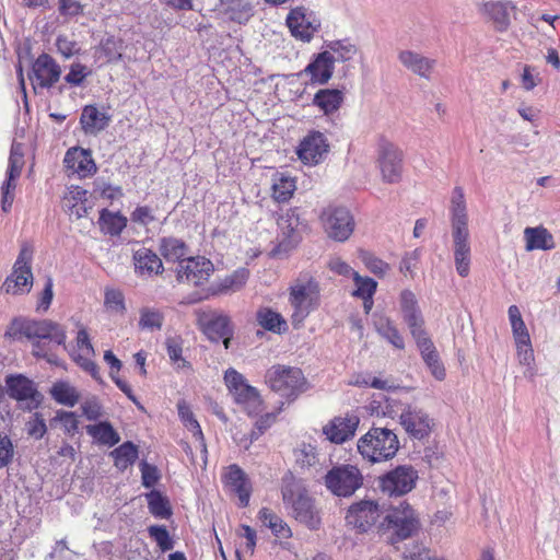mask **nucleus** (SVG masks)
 Listing matches in <instances>:
<instances>
[{
    "mask_svg": "<svg viewBox=\"0 0 560 560\" xmlns=\"http://www.w3.org/2000/svg\"><path fill=\"white\" fill-rule=\"evenodd\" d=\"M374 327L380 336L386 339L396 349L405 348V340L395 323L385 315L374 316Z\"/></svg>",
    "mask_w": 560,
    "mask_h": 560,
    "instance_id": "nucleus-36",
    "label": "nucleus"
},
{
    "mask_svg": "<svg viewBox=\"0 0 560 560\" xmlns=\"http://www.w3.org/2000/svg\"><path fill=\"white\" fill-rule=\"evenodd\" d=\"M214 271L212 261L203 256L187 257L176 268V279L180 283L196 287L208 282Z\"/></svg>",
    "mask_w": 560,
    "mask_h": 560,
    "instance_id": "nucleus-12",
    "label": "nucleus"
},
{
    "mask_svg": "<svg viewBox=\"0 0 560 560\" xmlns=\"http://www.w3.org/2000/svg\"><path fill=\"white\" fill-rule=\"evenodd\" d=\"M359 423L360 419L357 415L338 416L323 427V433L331 443L342 444L354 436Z\"/></svg>",
    "mask_w": 560,
    "mask_h": 560,
    "instance_id": "nucleus-22",
    "label": "nucleus"
},
{
    "mask_svg": "<svg viewBox=\"0 0 560 560\" xmlns=\"http://www.w3.org/2000/svg\"><path fill=\"white\" fill-rule=\"evenodd\" d=\"M524 238L527 252L536 249L549 250L556 246L552 234L544 226L526 228L524 230Z\"/></svg>",
    "mask_w": 560,
    "mask_h": 560,
    "instance_id": "nucleus-33",
    "label": "nucleus"
},
{
    "mask_svg": "<svg viewBox=\"0 0 560 560\" xmlns=\"http://www.w3.org/2000/svg\"><path fill=\"white\" fill-rule=\"evenodd\" d=\"M451 213H452V232L453 231H468V218L466 212V201L464 189L456 186L453 189L451 199Z\"/></svg>",
    "mask_w": 560,
    "mask_h": 560,
    "instance_id": "nucleus-34",
    "label": "nucleus"
},
{
    "mask_svg": "<svg viewBox=\"0 0 560 560\" xmlns=\"http://www.w3.org/2000/svg\"><path fill=\"white\" fill-rule=\"evenodd\" d=\"M312 103L324 115L330 116L337 113L345 103V92L339 89H320L314 94Z\"/></svg>",
    "mask_w": 560,
    "mask_h": 560,
    "instance_id": "nucleus-29",
    "label": "nucleus"
},
{
    "mask_svg": "<svg viewBox=\"0 0 560 560\" xmlns=\"http://www.w3.org/2000/svg\"><path fill=\"white\" fill-rule=\"evenodd\" d=\"M359 257L365 267L375 276L382 278L390 269L389 265L368 250H360Z\"/></svg>",
    "mask_w": 560,
    "mask_h": 560,
    "instance_id": "nucleus-54",
    "label": "nucleus"
},
{
    "mask_svg": "<svg viewBox=\"0 0 560 560\" xmlns=\"http://www.w3.org/2000/svg\"><path fill=\"white\" fill-rule=\"evenodd\" d=\"M287 25L295 38L304 42H310L319 27V24L312 21L302 8L290 11L287 16Z\"/></svg>",
    "mask_w": 560,
    "mask_h": 560,
    "instance_id": "nucleus-27",
    "label": "nucleus"
},
{
    "mask_svg": "<svg viewBox=\"0 0 560 560\" xmlns=\"http://www.w3.org/2000/svg\"><path fill=\"white\" fill-rule=\"evenodd\" d=\"M80 0H58V11L61 16H77L83 13Z\"/></svg>",
    "mask_w": 560,
    "mask_h": 560,
    "instance_id": "nucleus-64",
    "label": "nucleus"
},
{
    "mask_svg": "<svg viewBox=\"0 0 560 560\" xmlns=\"http://www.w3.org/2000/svg\"><path fill=\"white\" fill-rule=\"evenodd\" d=\"M516 355L520 364L527 366L529 376L535 375V354L530 339L515 341Z\"/></svg>",
    "mask_w": 560,
    "mask_h": 560,
    "instance_id": "nucleus-48",
    "label": "nucleus"
},
{
    "mask_svg": "<svg viewBox=\"0 0 560 560\" xmlns=\"http://www.w3.org/2000/svg\"><path fill=\"white\" fill-rule=\"evenodd\" d=\"M353 282L355 289L352 292V296L358 299L370 298L377 290V282L374 279L360 276L359 272L353 273Z\"/></svg>",
    "mask_w": 560,
    "mask_h": 560,
    "instance_id": "nucleus-53",
    "label": "nucleus"
},
{
    "mask_svg": "<svg viewBox=\"0 0 560 560\" xmlns=\"http://www.w3.org/2000/svg\"><path fill=\"white\" fill-rule=\"evenodd\" d=\"M508 313L514 341L530 339L528 329L522 318L520 308L516 305H511Z\"/></svg>",
    "mask_w": 560,
    "mask_h": 560,
    "instance_id": "nucleus-49",
    "label": "nucleus"
},
{
    "mask_svg": "<svg viewBox=\"0 0 560 560\" xmlns=\"http://www.w3.org/2000/svg\"><path fill=\"white\" fill-rule=\"evenodd\" d=\"M148 534L152 538L162 552L170 551L174 548V540L171 537L166 526L151 525L148 527Z\"/></svg>",
    "mask_w": 560,
    "mask_h": 560,
    "instance_id": "nucleus-51",
    "label": "nucleus"
},
{
    "mask_svg": "<svg viewBox=\"0 0 560 560\" xmlns=\"http://www.w3.org/2000/svg\"><path fill=\"white\" fill-rule=\"evenodd\" d=\"M60 74V66L50 55L43 52L35 59L30 79L34 89H48L59 81Z\"/></svg>",
    "mask_w": 560,
    "mask_h": 560,
    "instance_id": "nucleus-19",
    "label": "nucleus"
},
{
    "mask_svg": "<svg viewBox=\"0 0 560 560\" xmlns=\"http://www.w3.org/2000/svg\"><path fill=\"white\" fill-rule=\"evenodd\" d=\"M319 284L308 277L305 281H298L290 288L289 302L293 307L291 322L294 328H299L310 313L319 304Z\"/></svg>",
    "mask_w": 560,
    "mask_h": 560,
    "instance_id": "nucleus-6",
    "label": "nucleus"
},
{
    "mask_svg": "<svg viewBox=\"0 0 560 560\" xmlns=\"http://www.w3.org/2000/svg\"><path fill=\"white\" fill-rule=\"evenodd\" d=\"M65 166L79 178L93 176L97 172V166L89 150L73 147L67 150L63 159Z\"/></svg>",
    "mask_w": 560,
    "mask_h": 560,
    "instance_id": "nucleus-23",
    "label": "nucleus"
},
{
    "mask_svg": "<svg viewBox=\"0 0 560 560\" xmlns=\"http://www.w3.org/2000/svg\"><path fill=\"white\" fill-rule=\"evenodd\" d=\"M319 220L327 235L335 241L345 242L353 233L354 219L345 207L329 205L322 211Z\"/></svg>",
    "mask_w": 560,
    "mask_h": 560,
    "instance_id": "nucleus-9",
    "label": "nucleus"
},
{
    "mask_svg": "<svg viewBox=\"0 0 560 560\" xmlns=\"http://www.w3.org/2000/svg\"><path fill=\"white\" fill-rule=\"evenodd\" d=\"M5 385L8 395L18 401H24L26 409H36L42 404L43 396L28 377L22 374L9 375L5 378Z\"/></svg>",
    "mask_w": 560,
    "mask_h": 560,
    "instance_id": "nucleus-17",
    "label": "nucleus"
},
{
    "mask_svg": "<svg viewBox=\"0 0 560 560\" xmlns=\"http://www.w3.org/2000/svg\"><path fill=\"white\" fill-rule=\"evenodd\" d=\"M278 225L287 236L291 237L300 225L299 208H290L285 214L278 220Z\"/></svg>",
    "mask_w": 560,
    "mask_h": 560,
    "instance_id": "nucleus-57",
    "label": "nucleus"
},
{
    "mask_svg": "<svg viewBox=\"0 0 560 560\" xmlns=\"http://www.w3.org/2000/svg\"><path fill=\"white\" fill-rule=\"evenodd\" d=\"M258 518L276 537L288 539L292 536L289 525L270 509L261 508L258 512Z\"/></svg>",
    "mask_w": 560,
    "mask_h": 560,
    "instance_id": "nucleus-42",
    "label": "nucleus"
},
{
    "mask_svg": "<svg viewBox=\"0 0 560 560\" xmlns=\"http://www.w3.org/2000/svg\"><path fill=\"white\" fill-rule=\"evenodd\" d=\"M398 58L400 62L404 65V67H406L415 74H418L425 79H429L435 66V60L429 59L411 50L400 51Z\"/></svg>",
    "mask_w": 560,
    "mask_h": 560,
    "instance_id": "nucleus-31",
    "label": "nucleus"
},
{
    "mask_svg": "<svg viewBox=\"0 0 560 560\" xmlns=\"http://www.w3.org/2000/svg\"><path fill=\"white\" fill-rule=\"evenodd\" d=\"M399 423L409 438L424 440L430 436L434 420L423 409L408 406L399 417Z\"/></svg>",
    "mask_w": 560,
    "mask_h": 560,
    "instance_id": "nucleus-13",
    "label": "nucleus"
},
{
    "mask_svg": "<svg viewBox=\"0 0 560 560\" xmlns=\"http://www.w3.org/2000/svg\"><path fill=\"white\" fill-rule=\"evenodd\" d=\"M296 189L295 180L283 174H276L272 179L271 197L277 202H288Z\"/></svg>",
    "mask_w": 560,
    "mask_h": 560,
    "instance_id": "nucleus-43",
    "label": "nucleus"
},
{
    "mask_svg": "<svg viewBox=\"0 0 560 560\" xmlns=\"http://www.w3.org/2000/svg\"><path fill=\"white\" fill-rule=\"evenodd\" d=\"M336 58L330 51H323L305 67L304 73L310 77L311 84H326L332 77Z\"/></svg>",
    "mask_w": 560,
    "mask_h": 560,
    "instance_id": "nucleus-25",
    "label": "nucleus"
},
{
    "mask_svg": "<svg viewBox=\"0 0 560 560\" xmlns=\"http://www.w3.org/2000/svg\"><path fill=\"white\" fill-rule=\"evenodd\" d=\"M381 517V510L376 502L362 500L351 504L346 514L347 525L360 533L370 530Z\"/></svg>",
    "mask_w": 560,
    "mask_h": 560,
    "instance_id": "nucleus-15",
    "label": "nucleus"
},
{
    "mask_svg": "<svg viewBox=\"0 0 560 560\" xmlns=\"http://www.w3.org/2000/svg\"><path fill=\"white\" fill-rule=\"evenodd\" d=\"M49 394L57 404L67 407H74L80 400V393L67 381L55 382Z\"/></svg>",
    "mask_w": 560,
    "mask_h": 560,
    "instance_id": "nucleus-41",
    "label": "nucleus"
},
{
    "mask_svg": "<svg viewBox=\"0 0 560 560\" xmlns=\"http://www.w3.org/2000/svg\"><path fill=\"white\" fill-rule=\"evenodd\" d=\"M224 384L233 400L248 417H258L264 411L265 402L260 392L252 386L245 376L233 368L224 372Z\"/></svg>",
    "mask_w": 560,
    "mask_h": 560,
    "instance_id": "nucleus-5",
    "label": "nucleus"
},
{
    "mask_svg": "<svg viewBox=\"0 0 560 560\" xmlns=\"http://www.w3.org/2000/svg\"><path fill=\"white\" fill-rule=\"evenodd\" d=\"M328 149L329 144L324 133L313 130L301 140L296 154L304 164L316 165L323 161Z\"/></svg>",
    "mask_w": 560,
    "mask_h": 560,
    "instance_id": "nucleus-20",
    "label": "nucleus"
},
{
    "mask_svg": "<svg viewBox=\"0 0 560 560\" xmlns=\"http://www.w3.org/2000/svg\"><path fill=\"white\" fill-rule=\"evenodd\" d=\"M295 466L301 470L310 469L318 464V453L311 443L302 442L293 450Z\"/></svg>",
    "mask_w": 560,
    "mask_h": 560,
    "instance_id": "nucleus-45",
    "label": "nucleus"
},
{
    "mask_svg": "<svg viewBox=\"0 0 560 560\" xmlns=\"http://www.w3.org/2000/svg\"><path fill=\"white\" fill-rule=\"evenodd\" d=\"M357 448L364 460L371 464L384 463L395 457L399 440L390 429L372 427L358 440Z\"/></svg>",
    "mask_w": 560,
    "mask_h": 560,
    "instance_id": "nucleus-2",
    "label": "nucleus"
},
{
    "mask_svg": "<svg viewBox=\"0 0 560 560\" xmlns=\"http://www.w3.org/2000/svg\"><path fill=\"white\" fill-rule=\"evenodd\" d=\"M82 415L90 421H96L103 417L104 410L98 398L93 396L81 404Z\"/></svg>",
    "mask_w": 560,
    "mask_h": 560,
    "instance_id": "nucleus-59",
    "label": "nucleus"
},
{
    "mask_svg": "<svg viewBox=\"0 0 560 560\" xmlns=\"http://www.w3.org/2000/svg\"><path fill=\"white\" fill-rule=\"evenodd\" d=\"M88 191L80 186H71L68 188L63 196V205L67 211L77 219L83 218L88 214L85 206Z\"/></svg>",
    "mask_w": 560,
    "mask_h": 560,
    "instance_id": "nucleus-35",
    "label": "nucleus"
},
{
    "mask_svg": "<svg viewBox=\"0 0 560 560\" xmlns=\"http://www.w3.org/2000/svg\"><path fill=\"white\" fill-rule=\"evenodd\" d=\"M203 332L211 341H222L224 348L229 349L233 337V326L228 316L220 315L213 317L205 325Z\"/></svg>",
    "mask_w": 560,
    "mask_h": 560,
    "instance_id": "nucleus-30",
    "label": "nucleus"
},
{
    "mask_svg": "<svg viewBox=\"0 0 560 560\" xmlns=\"http://www.w3.org/2000/svg\"><path fill=\"white\" fill-rule=\"evenodd\" d=\"M33 254L32 245L28 243L22 244L19 256L13 265V270L3 283V289L7 293L22 294L30 291L33 284Z\"/></svg>",
    "mask_w": 560,
    "mask_h": 560,
    "instance_id": "nucleus-7",
    "label": "nucleus"
},
{
    "mask_svg": "<svg viewBox=\"0 0 560 560\" xmlns=\"http://www.w3.org/2000/svg\"><path fill=\"white\" fill-rule=\"evenodd\" d=\"M90 74L91 71L85 65L75 62L71 65L69 72L65 77V80L71 85L79 86Z\"/></svg>",
    "mask_w": 560,
    "mask_h": 560,
    "instance_id": "nucleus-60",
    "label": "nucleus"
},
{
    "mask_svg": "<svg viewBox=\"0 0 560 560\" xmlns=\"http://www.w3.org/2000/svg\"><path fill=\"white\" fill-rule=\"evenodd\" d=\"M133 223L147 226L155 221L152 209L149 206H138L130 214Z\"/></svg>",
    "mask_w": 560,
    "mask_h": 560,
    "instance_id": "nucleus-63",
    "label": "nucleus"
},
{
    "mask_svg": "<svg viewBox=\"0 0 560 560\" xmlns=\"http://www.w3.org/2000/svg\"><path fill=\"white\" fill-rule=\"evenodd\" d=\"M516 11V4L510 0H490L480 5L481 14L500 33L508 31L511 19L515 16Z\"/></svg>",
    "mask_w": 560,
    "mask_h": 560,
    "instance_id": "nucleus-18",
    "label": "nucleus"
},
{
    "mask_svg": "<svg viewBox=\"0 0 560 560\" xmlns=\"http://www.w3.org/2000/svg\"><path fill=\"white\" fill-rule=\"evenodd\" d=\"M378 166L383 179L388 183H396L401 177L402 152L394 143L382 138L378 142Z\"/></svg>",
    "mask_w": 560,
    "mask_h": 560,
    "instance_id": "nucleus-16",
    "label": "nucleus"
},
{
    "mask_svg": "<svg viewBox=\"0 0 560 560\" xmlns=\"http://www.w3.org/2000/svg\"><path fill=\"white\" fill-rule=\"evenodd\" d=\"M110 455L114 458L115 466L119 470H125L137 460L138 447L128 441L116 447Z\"/></svg>",
    "mask_w": 560,
    "mask_h": 560,
    "instance_id": "nucleus-46",
    "label": "nucleus"
},
{
    "mask_svg": "<svg viewBox=\"0 0 560 560\" xmlns=\"http://www.w3.org/2000/svg\"><path fill=\"white\" fill-rule=\"evenodd\" d=\"M325 485L337 497H350L362 487L363 475L354 465H338L326 474Z\"/></svg>",
    "mask_w": 560,
    "mask_h": 560,
    "instance_id": "nucleus-8",
    "label": "nucleus"
},
{
    "mask_svg": "<svg viewBox=\"0 0 560 560\" xmlns=\"http://www.w3.org/2000/svg\"><path fill=\"white\" fill-rule=\"evenodd\" d=\"M148 508L150 513L156 518L168 520L172 514V506L170 500L160 491L152 490L145 494Z\"/></svg>",
    "mask_w": 560,
    "mask_h": 560,
    "instance_id": "nucleus-44",
    "label": "nucleus"
},
{
    "mask_svg": "<svg viewBox=\"0 0 560 560\" xmlns=\"http://www.w3.org/2000/svg\"><path fill=\"white\" fill-rule=\"evenodd\" d=\"M159 252L166 261L179 264L182 260L186 259L185 256L188 253V246L183 240L166 236L160 240Z\"/></svg>",
    "mask_w": 560,
    "mask_h": 560,
    "instance_id": "nucleus-37",
    "label": "nucleus"
},
{
    "mask_svg": "<svg viewBox=\"0 0 560 560\" xmlns=\"http://www.w3.org/2000/svg\"><path fill=\"white\" fill-rule=\"evenodd\" d=\"M418 480L412 466L400 465L378 478V488L389 497H401L410 492Z\"/></svg>",
    "mask_w": 560,
    "mask_h": 560,
    "instance_id": "nucleus-10",
    "label": "nucleus"
},
{
    "mask_svg": "<svg viewBox=\"0 0 560 560\" xmlns=\"http://www.w3.org/2000/svg\"><path fill=\"white\" fill-rule=\"evenodd\" d=\"M128 219L120 211L104 208L100 211L98 228L104 235L119 236L127 228Z\"/></svg>",
    "mask_w": 560,
    "mask_h": 560,
    "instance_id": "nucleus-32",
    "label": "nucleus"
},
{
    "mask_svg": "<svg viewBox=\"0 0 560 560\" xmlns=\"http://www.w3.org/2000/svg\"><path fill=\"white\" fill-rule=\"evenodd\" d=\"M282 500L292 510L293 517L306 525L310 529H318L320 526L319 512L307 491L300 487L294 477L283 479Z\"/></svg>",
    "mask_w": 560,
    "mask_h": 560,
    "instance_id": "nucleus-4",
    "label": "nucleus"
},
{
    "mask_svg": "<svg viewBox=\"0 0 560 560\" xmlns=\"http://www.w3.org/2000/svg\"><path fill=\"white\" fill-rule=\"evenodd\" d=\"M164 315L156 308L143 307L140 310L139 327L145 330H160L163 326Z\"/></svg>",
    "mask_w": 560,
    "mask_h": 560,
    "instance_id": "nucleus-47",
    "label": "nucleus"
},
{
    "mask_svg": "<svg viewBox=\"0 0 560 560\" xmlns=\"http://www.w3.org/2000/svg\"><path fill=\"white\" fill-rule=\"evenodd\" d=\"M386 526L394 530L399 540L407 539L415 535L420 528L419 516L412 506L401 502L393 508L384 518Z\"/></svg>",
    "mask_w": 560,
    "mask_h": 560,
    "instance_id": "nucleus-11",
    "label": "nucleus"
},
{
    "mask_svg": "<svg viewBox=\"0 0 560 560\" xmlns=\"http://www.w3.org/2000/svg\"><path fill=\"white\" fill-rule=\"evenodd\" d=\"M135 272L140 278H152L162 275L164 266L161 257L152 249L141 247L133 252Z\"/></svg>",
    "mask_w": 560,
    "mask_h": 560,
    "instance_id": "nucleus-24",
    "label": "nucleus"
},
{
    "mask_svg": "<svg viewBox=\"0 0 560 560\" xmlns=\"http://www.w3.org/2000/svg\"><path fill=\"white\" fill-rule=\"evenodd\" d=\"M256 320L265 330L281 335L288 330L283 316L270 307H260L256 312Z\"/></svg>",
    "mask_w": 560,
    "mask_h": 560,
    "instance_id": "nucleus-40",
    "label": "nucleus"
},
{
    "mask_svg": "<svg viewBox=\"0 0 560 560\" xmlns=\"http://www.w3.org/2000/svg\"><path fill=\"white\" fill-rule=\"evenodd\" d=\"M110 115L101 110L96 105L90 104L82 108L80 125L85 135H97L108 127Z\"/></svg>",
    "mask_w": 560,
    "mask_h": 560,
    "instance_id": "nucleus-28",
    "label": "nucleus"
},
{
    "mask_svg": "<svg viewBox=\"0 0 560 560\" xmlns=\"http://www.w3.org/2000/svg\"><path fill=\"white\" fill-rule=\"evenodd\" d=\"M265 383L271 392L284 398L287 402L294 401L308 388V382L302 369L285 364L270 366L266 371Z\"/></svg>",
    "mask_w": 560,
    "mask_h": 560,
    "instance_id": "nucleus-3",
    "label": "nucleus"
},
{
    "mask_svg": "<svg viewBox=\"0 0 560 560\" xmlns=\"http://www.w3.org/2000/svg\"><path fill=\"white\" fill-rule=\"evenodd\" d=\"M121 39H117L115 36L110 35L100 43L97 49L107 62H113L118 61L121 58Z\"/></svg>",
    "mask_w": 560,
    "mask_h": 560,
    "instance_id": "nucleus-50",
    "label": "nucleus"
},
{
    "mask_svg": "<svg viewBox=\"0 0 560 560\" xmlns=\"http://www.w3.org/2000/svg\"><path fill=\"white\" fill-rule=\"evenodd\" d=\"M86 433L98 444L112 447L120 441L118 432L110 422L101 421L85 427Z\"/></svg>",
    "mask_w": 560,
    "mask_h": 560,
    "instance_id": "nucleus-38",
    "label": "nucleus"
},
{
    "mask_svg": "<svg viewBox=\"0 0 560 560\" xmlns=\"http://www.w3.org/2000/svg\"><path fill=\"white\" fill-rule=\"evenodd\" d=\"M5 336L20 340L26 338L33 342L32 353L36 358H48L49 349L46 341L57 346H63L67 340L65 328L50 319H19L10 324Z\"/></svg>",
    "mask_w": 560,
    "mask_h": 560,
    "instance_id": "nucleus-1",
    "label": "nucleus"
},
{
    "mask_svg": "<svg viewBox=\"0 0 560 560\" xmlns=\"http://www.w3.org/2000/svg\"><path fill=\"white\" fill-rule=\"evenodd\" d=\"M72 360L95 381H102L100 368L93 360L95 350L86 327L80 325L75 337V347L71 354Z\"/></svg>",
    "mask_w": 560,
    "mask_h": 560,
    "instance_id": "nucleus-14",
    "label": "nucleus"
},
{
    "mask_svg": "<svg viewBox=\"0 0 560 560\" xmlns=\"http://www.w3.org/2000/svg\"><path fill=\"white\" fill-rule=\"evenodd\" d=\"M178 416L187 430L192 433V436L198 442L202 453H207V444L201 430V427L195 418L190 407L185 400H180L177 404Z\"/></svg>",
    "mask_w": 560,
    "mask_h": 560,
    "instance_id": "nucleus-39",
    "label": "nucleus"
},
{
    "mask_svg": "<svg viewBox=\"0 0 560 560\" xmlns=\"http://www.w3.org/2000/svg\"><path fill=\"white\" fill-rule=\"evenodd\" d=\"M50 423H60L62 431L70 436H73L79 430V420L72 411L57 410Z\"/></svg>",
    "mask_w": 560,
    "mask_h": 560,
    "instance_id": "nucleus-52",
    "label": "nucleus"
},
{
    "mask_svg": "<svg viewBox=\"0 0 560 560\" xmlns=\"http://www.w3.org/2000/svg\"><path fill=\"white\" fill-rule=\"evenodd\" d=\"M248 270L240 268L233 273L226 276L220 283V291H237L240 290L248 279Z\"/></svg>",
    "mask_w": 560,
    "mask_h": 560,
    "instance_id": "nucleus-55",
    "label": "nucleus"
},
{
    "mask_svg": "<svg viewBox=\"0 0 560 560\" xmlns=\"http://www.w3.org/2000/svg\"><path fill=\"white\" fill-rule=\"evenodd\" d=\"M454 261L457 273L466 278L470 272L471 249L469 244V231H453Z\"/></svg>",
    "mask_w": 560,
    "mask_h": 560,
    "instance_id": "nucleus-26",
    "label": "nucleus"
},
{
    "mask_svg": "<svg viewBox=\"0 0 560 560\" xmlns=\"http://www.w3.org/2000/svg\"><path fill=\"white\" fill-rule=\"evenodd\" d=\"M27 434L36 440H40L47 432L46 422L39 412L34 416L26 423Z\"/></svg>",
    "mask_w": 560,
    "mask_h": 560,
    "instance_id": "nucleus-61",
    "label": "nucleus"
},
{
    "mask_svg": "<svg viewBox=\"0 0 560 560\" xmlns=\"http://www.w3.org/2000/svg\"><path fill=\"white\" fill-rule=\"evenodd\" d=\"M282 407H280L277 411L266 412L264 415L259 413L258 419L255 422L254 430L250 434V440H256L259 435H261L265 431H267L277 420V416L280 412Z\"/></svg>",
    "mask_w": 560,
    "mask_h": 560,
    "instance_id": "nucleus-58",
    "label": "nucleus"
},
{
    "mask_svg": "<svg viewBox=\"0 0 560 560\" xmlns=\"http://www.w3.org/2000/svg\"><path fill=\"white\" fill-rule=\"evenodd\" d=\"M166 351L170 360L173 363H177L179 361L183 362V366L188 363L182 358L183 353V340L180 337H170L165 341Z\"/></svg>",
    "mask_w": 560,
    "mask_h": 560,
    "instance_id": "nucleus-62",
    "label": "nucleus"
},
{
    "mask_svg": "<svg viewBox=\"0 0 560 560\" xmlns=\"http://www.w3.org/2000/svg\"><path fill=\"white\" fill-rule=\"evenodd\" d=\"M104 306L112 312H125L126 306L122 292L119 289L107 288L104 293Z\"/></svg>",
    "mask_w": 560,
    "mask_h": 560,
    "instance_id": "nucleus-56",
    "label": "nucleus"
},
{
    "mask_svg": "<svg viewBox=\"0 0 560 560\" xmlns=\"http://www.w3.org/2000/svg\"><path fill=\"white\" fill-rule=\"evenodd\" d=\"M222 483L238 498V504L246 508L249 504L252 483L245 471L237 465L231 464L222 472Z\"/></svg>",
    "mask_w": 560,
    "mask_h": 560,
    "instance_id": "nucleus-21",
    "label": "nucleus"
}]
</instances>
